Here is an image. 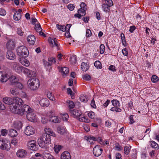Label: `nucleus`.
Masks as SVG:
<instances>
[{"instance_id": "obj_59", "label": "nucleus", "mask_w": 159, "mask_h": 159, "mask_svg": "<svg viewBox=\"0 0 159 159\" xmlns=\"http://www.w3.org/2000/svg\"><path fill=\"white\" fill-rule=\"evenodd\" d=\"M67 7L71 11H73L75 7L74 5L72 4H69L67 6Z\"/></svg>"}, {"instance_id": "obj_4", "label": "nucleus", "mask_w": 159, "mask_h": 159, "mask_svg": "<svg viewBox=\"0 0 159 159\" xmlns=\"http://www.w3.org/2000/svg\"><path fill=\"white\" fill-rule=\"evenodd\" d=\"M10 108L12 113L17 114L21 116L23 115V112L21 110V106L12 105L10 106Z\"/></svg>"}, {"instance_id": "obj_40", "label": "nucleus", "mask_w": 159, "mask_h": 159, "mask_svg": "<svg viewBox=\"0 0 159 159\" xmlns=\"http://www.w3.org/2000/svg\"><path fill=\"white\" fill-rule=\"evenodd\" d=\"M48 65H52L53 64H55L56 62V59L53 57H50L48 59Z\"/></svg>"}, {"instance_id": "obj_45", "label": "nucleus", "mask_w": 159, "mask_h": 159, "mask_svg": "<svg viewBox=\"0 0 159 159\" xmlns=\"http://www.w3.org/2000/svg\"><path fill=\"white\" fill-rule=\"evenodd\" d=\"M70 61L72 64H75L76 62V57L75 56H72L70 57Z\"/></svg>"}, {"instance_id": "obj_23", "label": "nucleus", "mask_w": 159, "mask_h": 159, "mask_svg": "<svg viewBox=\"0 0 159 159\" xmlns=\"http://www.w3.org/2000/svg\"><path fill=\"white\" fill-rule=\"evenodd\" d=\"M48 42L49 43L52 45V46H56L57 47V49H58V47L59 45L57 43V39L56 38L52 39L51 38H50L48 39Z\"/></svg>"}, {"instance_id": "obj_13", "label": "nucleus", "mask_w": 159, "mask_h": 159, "mask_svg": "<svg viewBox=\"0 0 159 159\" xmlns=\"http://www.w3.org/2000/svg\"><path fill=\"white\" fill-rule=\"evenodd\" d=\"M23 72L27 74V76L29 77H35L36 75V73L34 71L30 70L25 67L24 68Z\"/></svg>"}, {"instance_id": "obj_7", "label": "nucleus", "mask_w": 159, "mask_h": 159, "mask_svg": "<svg viewBox=\"0 0 159 159\" xmlns=\"http://www.w3.org/2000/svg\"><path fill=\"white\" fill-rule=\"evenodd\" d=\"M27 145L28 148L31 150L36 151L38 149V147L35 140H31L28 142Z\"/></svg>"}, {"instance_id": "obj_35", "label": "nucleus", "mask_w": 159, "mask_h": 159, "mask_svg": "<svg viewBox=\"0 0 159 159\" xmlns=\"http://www.w3.org/2000/svg\"><path fill=\"white\" fill-rule=\"evenodd\" d=\"M14 19L16 20H20L21 17V15L20 13L15 12L14 15Z\"/></svg>"}, {"instance_id": "obj_8", "label": "nucleus", "mask_w": 159, "mask_h": 159, "mask_svg": "<svg viewBox=\"0 0 159 159\" xmlns=\"http://www.w3.org/2000/svg\"><path fill=\"white\" fill-rule=\"evenodd\" d=\"M50 135L48 134H44L41 136V140L44 142L46 144H49L51 143Z\"/></svg>"}, {"instance_id": "obj_63", "label": "nucleus", "mask_w": 159, "mask_h": 159, "mask_svg": "<svg viewBox=\"0 0 159 159\" xmlns=\"http://www.w3.org/2000/svg\"><path fill=\"white\" fill-rule=\"evenodd\" d=\"M92 32L89 29L87 30L86 31V36L87 37H90L92 35Z\"/></svg>"}, {"instance_id": "obj_58", "label": "nucleus", "mask_w": 159, "mask_h": 159, "mask_svg": "<svg viewBox=\"0 0 159 159\" xmlns=\"http://www.w3.org/2000/svg\"><path fill=\"white\" fill-rule=\"evenodd\" d=\"M105 51V46L103 44H101L100 47V53L101 54L104 53Z\"/></svg>"}, {"instance_id": "obj_1", "label": "nucleus", "mask_w": 159, "mask_h": 159, "mask_svg": "<svg viewBox=\"0 0 159 159\" xmlns=\"http://www.w3.org/2000/svg\"><path fill=\"white\" fill-rule=\"evenodd\" d=\"M28 84L31 89L35 90L39 87L40 83L38 79L33 78L29 80Z\"/></svg>"}, {"instance_id": "obj_39", "label": "nucleus", "mask_w": 159, "mask_h": 159, "mask_svg": "<svg viewBox=\"0 0 159 159\" xmlns=\"http://www.w3.org/2000/svg\"><path fill=\"white\" fill-rule=\"evenodd\" d=\"M94 64L95 67L98 69H100L102 68V64L101 62L98 61H95Z\"/></svg>"}, {"instance_id": "obj_17", "label": "nucleus", "mask_w": 159, "mask_h": 159, "mask_svg": "<svg viewBox=\"0 0 159 159\" xmlns=\"http://www.w3.org/2000/svg\"><path fill=\"white\" fill-rule=\"evenodd\" d=\"M6 57L7 58L11 60L15 59L16 57L15 54L10 50H8L7 52Z\"/></svg>"}, {"instance_id": "obj_26", "label": "nucleus", "mask_w": 159, "mask_h": 159, "mask_svg": "<svg viewBox=\"0 0 159 159\" xmlns=\"http://www.w3.org/2000/svg\"><path fill=\"white\" fill-rule=\"evenodd\" d=\"M3 101L6 104L12 105L13 99L10 98H3Z\"/></svg>"}, {"instance_id": "obj_34", "label": "nucleus", "mask_w": 159, "mask_h": 159, "mask_svg": "<svg viewBox=\"0 0 159 159\" xmlns=\"http://www.w3.org/2000/svg\"><path fill=\"white\" fill-rule=\"evenodd\" d=\"M150 146L151 147L157 150L159 148V145L157 143L154 141H152L150 142Z\"/></svg>"}, {"instance_id": "obj_30", "label": "nucleus", "mask_w": 159, "mask_h": 159, "mask_svg": "<svg viewBox=\"0 0 159 159\" xmlns=\"http://www.w3.org/2000/svg\"><path fill=\"white\" fill-rule=\"evenodd\" d=\"M57 131L58 133L62 134L66 132V129L64 126H59L57 128Z\"/></svg>"}, {"instance_id": "obj_22", "label": "nucleus", "mask_w": 159, "mask_h": 159, "mask_svg": "<svg viewBox=\"0 0 159 159\" xmlns=\"http://www.w3.org/2000/svg\"><path fill=\"white\" fill-rule=\"evenodd\" d=\"M12 85H14L18 81V79L16 77L13 75H11V73L8 76V79Z\"/></svg>"}, {"instance_id": "obj_43", "label": "nucleus", "mask_w": 159, "mask_h": 159, "mask_svg": "<svg viewBox=\"0 0 159 159\" xmlns=\"http://www.w3.org/2000/svg\"><path fill=\"white\" fill-rule=\"evenodd\" d=\"M131 148V147L130 146V147H129V146H126L125 147L124 152L125 154L128 155L129 153Z\"/></svg>"}, {"instance_id": "obj_20", "label": "nucleus", "mask_w": 159, "mask_h": 159, "mask_svg": "<svg viewBox=\"0 0 159 159\" xmlns=\"http://www.w3.org/2000/svg\"><path fill=\"white\" fill-rule=\"evenodd\" d=\"M28 43L31 45H34L35 43L36 39L35 37L33 35H29L27 38Z\"/></svg>"}, {"instance_id": "obj_52", "label": "nucleus", "mask_w": 159, "mask_h": 159, "mask_svg": "<svg viewBox=\"0 0 159 159\" xmlns=\"http://www.w3.org/2000/svg\"><path fill=\"white\" fill-rule=\"evenodd\" d=\"M67 102L68 104V106L70 108L72 109L74 107L75 105L72 101H67Z\"/></svg>"}, {"instance_id": "obj_49", "label": "nucleus", "mask_w": 159, "mask_h": 159, "mask_svg": "<svg viewBox=\"0 0 159 159\" xmlns=\"http://www.w3.org/2000/svg\"><path fill=\"white\" fill-rule=\"evenodd\" d=\"M93 139H95V141H97L98 142H99V143L101 144H104V143L103 142V141L102 140V139H101L100 137H94V138H93Z\"/></svg>"}, {"instance_id": "obj_11", "label": "nucleus", "mask_w": 159, "mask_h": 159, "mask_svg": "<svg viewBox=\"0 0 159 159\" xmlns=\"http://www.w3.org/2000/svg\"><path fill=\"white\" fill-rule=\"evenodd\" d=\"M26 117L27 119L30 121L35 122L36 120V116L34 114V111L27 113Z\"/></svg>"}, {"instance_id": "obj_24", "label": "nucleus", "mask_w": 159, "mask_h": 159, "mask_svg": "<svg viewBox=\"0 0 159 159\" xmlns=\"http://www.w3.org/2000/svg\"><path fill=\"white\" fill-rule=\"evenodd\" d=\"M50 121L55 123H59L61 121V119L59 117L57 116H52L50 117Z\"/></svg>"}, {"instance_id": "obj_18", "label": "nucleus", "mask_w": 159, "mask_h": 159, "mask_svg": "<svg viewBox=\"0 0 159 159\" xmlns=\"http://www.w3.org/2000/svg\"><path fill=\"white\" fill-rule=\"evenodd\" d=\"M26 151L23 149H19L16 152L17 157L20 158L25 157L26 155Z\"/></svg>"}, {"instance_id": "obj_21", "label": "nucleus", "mask_w": 159, "mask_h": 159, "mask_svg": "<svg viewBox=\"0 0 159 159\" xmlns=\"http://www.w3.org/2000/svg\"><path fill=\"white\" fill-rule=\"evenodd\" d=\"M11 147V146L10 142L6 139L4 143V144H3L2 145L1 149L8 151L10 150Z\"/></svg>"}, {"instance_id": "obj_33", "label": "nucleus", "mask_w": 159, "mask_h": 159, "mask_svg": "<svg viewBox=\"0 0 159 159\" xmlns=\"http://www.w3.org/2000/svg\"><path fill=\"white\" fill-rule=\"evenodd\" d=\"M44 130L46 133V134H48L52 136H56L55 134L54 133L53 131L49 128H46L44 129Z\"/></svg>"}, {"instance_id": "obj_57", "label": "nucleus", "mask_w": 159, "mask_h": 159, "mask_svg": "<svg viewBox=\"0 0 159 159\" xmlns=\"http://www.w3.org/2000/svg\"><path fill=\"white\" fill-rule=\"evenodd\" d=\"M8 133V131L5 129H2L1 130V134L2 135L5 136Z\"/></svg>"}, {"instance_id": "obj_32", "label": "nucleus", "mask_w": 159, "mask_h": 159, "mask_svg": "<svg viewBox=\"0 0 159 159\" xmlns=\"http://www.w3.org/2000/svg\"><path fill=\"white\" fill-rule=\"evenodd\" d=\"M9 135L12 137H16L18 134L16 131L14 129H11L9 130Z\"/></svg>"}, {"instance_id": "obj_12", "label": "nucleus", "mask_w": 159, "mask_h": 159, "mask_svg": "<svg viewBox=\"0 0 159 159\" xmlns=\"http://www.w3.org/2000/svg\"><path fill=\"white\" fill-rule=\"evenodd\" d=\"M15 41L14 39H11L7 42L6 47L9 50L13 49L15 47Z\"/></svg>"}, {"instance_id": "obj_25", "label": "nucleus", "mask_w": 159, "mask_h": 159, "mask_svg": "<svg viewBox=\"0 0 159 159\" xmlns=\"http://www.w3.org/2000/svg\"><path fill=\"white\" fill-rule=\"evenodd\" d=\"M61 159H70V154L68 152L65 151L61 154Z\"/></svg>"}, {"instance_id": "obj_61", "label": "nucleus", "mask_w": 159, "mask_h": 159, "mask_svg": "<svg viewBox=\"0 0 159 159\" xmlns=\"http://www.w3.org/2000/svg\"><path fill=\"white\" fill-rule=\"evenodd\" d=\"M89 117L92 119H93L95 116V113L93 111H90L88 113Z\"/></svg>"}, {"instance_id": "obj_16", "label": "nucleus", "mask_w": 159, "mask_h": 159, "mask_svg": "<svg viewBox=\"0 0 159 159\" xmlns=\"http://www.w3.org/2000/svg\"><path fill=\"white\" fill-rule=\"evenodd\" d=\"M21 110L23 112V115L25 114V113H28L30 111H33V109L31 108L29 106L27 105H24L23 107L21 106Z\"/></svg>"}, {"instance_id": "obj_56", "label": "nucleus", "mask_w": 159, "mask_h": 159, "mask_svg": "<svg viewBox=\"0 0 159 159\" xmlns=\"http://www.w3.org/2000/svg\"><path fill=\"white\" fill-rule=\"evenodd\" d=\"M105 4L109 6V7H111L113 5V2L111 0H105Z\"/></svg>"}, {"instance_id": "obj_14", "label": "nucleus", "mask_w": 159, "mask_h": 159, "mask_svg": "<svg viewBox=\"0 0 159 159\" xmlns=\"http://www.w3.org/2000/svg\"><path fill=\"white\" fill-rule=\"evenodd\" d=\"M70 112L73 115L74 117L77 118H79V117L81 115V111L80 110L76 109H70Z\"/></svg>"}, {"instance_id": "obj_54", "label": "nucleus", "mask_w": 159, "mask_h": 159, "mask_svg": "<svg viewBox=\"0 0 159 159\" xmlns=\"http://www.w3.org/2000/svg\"><path fill=\"white\" fill-rule=\"evenodd\" d=\"M83 78L84 80L86 81H89L91 79V76L87 74L83 75Z\"/></svg>"}, {"instance_id": "obj_27", "label": "nucleus", "mask_w": 159, "mask_h": 159, "mask_svg": "<svg viewBox=\"0 0 159 159\" xmlns=\"http://www.w3.org/2000/svg\"><path fill=\"white\" fill-rule=\"evenodd\" d=\"M89 64L88 63L82 62L81 63V68L83 71H87L89 68Z\"/></svg>"}, {"instance_id": "obj_51", "label": "nucleus", "mask_w": 159, "mask_h": 159, "mask_svg": "<svg viewBox=\"0 0 159 159\" xmlns=\"http://www.w3.org/2000/svg\"><path fill=\"white\" fill-rule=\"evenodd\" d=\"M56 27L57 29L59 30H61L63 32H65V30H65L63 25H60L59 24H57L56 25Z\"/></svg>"}, {"instance_id": "obj_42", "label": "nucleus", "mask_w": 159, "mask_h": 159, "mask_svg": "<svg viewBox=\"0 0 159 159\" xmlns=\"http://www.w3.org/2000/svg\"><path fill=\"white\" fill-rule=\"evenodd\" d=\"M38 143L40 147L44 148H46L47 147L45 145L46 143H44V142L42 141V140H41L40 139V141L38 142Z\"/></svg>"}, {"instance_id": "obj_5", "label": "nucleus", "mask_w": 159, "mask_h": 159, "mask_svg": "<svg viewBox=\"0 0 159 159\" xmlns=\"http://www.w3.org/2000/svg\"><path fill=\"white\" fill-rule=\"evenodd\" d=\"M10 72L7 71H0V81L2 82H6L8 79Z\"/></svg>"}, {"instance_id": "obj_10", "label": "nucleus", "mask_w": 159, "mask_h": 159, "mask_svg": "<svg viewBox=\"0 0 159 159\" xmlns=\"http://www.w3.org/2000/svg\"><path fill=\"white\" fill-rule=\"evenodd\" d=\"M35 132L34 128L32 126L29 125L26 127L24 133L27 135L30 136L34 134Z\"/></svg>"}, {"instance_id": "obj_47", "label": "nucleus", "mask_w": 159, "mask_h": 159, "mask_svg": "<svg viewBox=\"0 0 159 159\" xmlns=\"http://www.w3.org/2000/svg\"><path fill=\"white\" fill-rule=\"evenodd\" d=\"M78 13L81 14L82 16H84L86 14L85 10L82 8L78 9Z\"/></svg>"}, {"instance_id": "obj_55", "label": "nucleus", "mask_w": 159, "mask_h": 159, "mask_svg": "<svg viewBox=\"0 0 159 159\" xmlns=\"http://www.w3.org/2000/svg\"><path fill=\"white\" fill-rule=\"evenodd\" d=\"M67 90L68 93L70 95L72 98L74 99V93H73L71 89L70 88H68Z\"/></svg>"}, {"instance_id": "obj_50", "label": "nucleus", "mask_w": 159, "mask_h": 159, "mask_svg": "<svg viewBox=\"0 0 159 159\" xmlns=\"http://www.w3.org/2000/svg\"><path fill=\"white\" fill-rule=\"evenodd\" d=\"M151 81L153 83H156L157 82V81L159 80V79L158 77L155 75H153L152 76L151 78Z\"/></svg>"}, {"instance_id": "obj_3", "label": "nucleus", "mask_w": 159, "mask_h": 159, "mask_svg": "<svg viewBox=\"0 0 159 159\" xmlns=\"http://www.w3.org/2000/svg\"><path fill=\"white\" fill-rule=\"evenodd\" d=\"M111 102L113 106L110 109L111 111L118 112H120L121 111V110L120 108V104L119 101L117 99H113L111 101Z\"/></svg>"}, {"instance_id": "obj_2", "label": "nucleus", "mask_w": 159, "mask_h": 159, "mask_svg": "<svg viewBox=\"0 0 159 159\" xmlns=\"http://www.w3.org/2000/svg\"><path fill=\"white\" fill-rule=\"evenodd\" d=\"M17 53L20 57H26L29 54V51L25 46H21L17 49Z\"/></svg>"}, {"instance_id": "obj_41", "label": "nucleus", "mask_w": 159, "mask_h": 159, "mask_svg": "<svg viewBox=\"0 0 159 159\" xmlns=\"http://www.w3.org/2000/svg\"><path fill=\"white\" fill-rule=\"evenodd\" d=\"M61 148V146L59 145H55L54 147V150L55 152L57 153L60 150Z\"/></svg>"}, {"instance_id": "obj_38", "label": "nucleus", "mask_w": 159, "mask_h": 159, "mask_svg": "<svg viewBox=\"0 0 159 159\" xmlns=\"http://www.w3.org/2000/svg\"><path fill=\"white\" fill-rule=\"evenodd\" d=\"M15 87L16 88L20 90H22L23 88V85L20 83L18 82V81L14 84Z\"/></svg>"}, {"instance_id": "obj_28", "label": "nucleus", "mask_w": 159, "mask_h": 159, "mask_svg": "<svg viewBox=\"0 0 159 159\" xmlns=\"http://www.w3.org/2000/svg\"><path fill=\"white\" fill-rule=\"evenodd\" d=\"M59 70V71L62 73L63 76L66 75V74H68L69 71L68 68L66 67H61Z\"/></svg>"}, {"instance_id": "obj_64", "label": "nucleus", "mask_w": 159, "mask_h": 159, "mask_svg": "<svg viewBox=\"0 0 159 159\" xmlns=\"http://www.w3.org/2000/svg\"><path fill=\"white\" fill-rule=\"evenodd\" d=\"M6 14V11L5 10L0 8V15L2 16H5Z\"/></svg>"}, {"instance_id": "obj_29", "label": "nucleus", "mask_w": 159, "mask_h": 159, "mask_svg": "<svg viewBox=\"0 0 159 159\" xmlns=\"http://www.w3.org/2000/svg\"><path fill=\"white\" fill-rule=\"evenodd\" d=\"M10 92L12 94L15 96L18 95L19 93V90L15 87L11 88L10 89Z\"/></svg>"}, {"instance_id": "obj_31", "label": "nucleus", "mask_w": 159, "mask_h": 159, "mask_svg": "<svg viewBox=\"0 0 159 159\" xmlns=\"http://www.w3.org/2000/svg\"><path fill=\"white\" fill-rule=\"evenodd\" d=\"M109 6L105 3L102 4V10L106 12H109L110 11V7Z\"/></svg>"}, {"instance_id": "obj_62", "label": "nucleus", "mask_w": 159, "mask_h": 159, "mask_svg": "<svg viewBox=\"0 0 159 159\" xmlns=\"http://www.w3.org/2000/svg\"><path fill=\"white\" fill-rule=\"evenodd\" d=\"M69 118V116L67 113L64 114L62 116V119L63 120H66Z\"/></svg>"}, {"instance_id": "obj_36", "label": "nucleus", "mask_w": 159, "mask_h": 159, "mask_svg": "<svg viewBox=\"0 0 159 159\" xmlns=\"http://www.w3.org/2000/svg\"><path fill=\"white\" fill-rule=\"evenodd\" d=\"M34 29L36 31L38 32H41L42 30L40 25L39 22L35 24Z\"/></svg>"}, {"instance_id": "obj_37", "label": "nucleus", "mask_w": 159, "mask_h": 159, "mask_svg": "<svg viewBox=\"0 0 159 159\" xmlns=\"http://www.w3.org/2000/svg\"><path fill=\"white\" fill-rule=\"evenodd\" d=\"M94 138V137L89 136L88 137H85V139L89 141L91 144H92L94 143V141H95V139H93V138Z\"/></svg>"}, {"instance_id": "obj_48", "label": "nucleus", "mask_w": 159, "mask_h": 159, "mask_svg": "<svg viewBox=\"0 0 159 159\" xmlns=\"http://www.w3.org/2000/svg\"><path fill=\"white\" fill-rule=\"evenodd\" d=\"M21 64L26 66H27L29 65V61L26 59L24 58L23 61H22Z\"/></svg>"}, {"instance_id": "obj_15", "label": "nucleus", "mask_w": 159, "mask_h": 159, "mask_svg": "<svg viewBox=\"0 0 159 159\" xmlns=\"http://www.w3.org/2000/svg\"><path fill=\"white\" fill-rule=\"evenodd\" d=\"M23 102L20 98L15 97L13 99V101L12 105H15L17 106H22L23 104Z\"/></svg>"}, {"instance_id": "obj_44", "label": "nucleus", "mask_w": 159, "mask_h": 159, "mask_svg": "<svg viewBox=\"0 0 159 159\" xmlns=\"http://www.w3.org/2000/svg\"><path fill=\"white\" fill-rule=\"evenodd\" d=\"M79 120L80 121L84 122L86 123H88L89 121V120L85 116L81 117L80 118H79Z\"/></svg>"}, {"instance_id": "obj_19", "label": "nucleus", "mask_w": 159, "mask_h": 159, "mask_svg": "<svg viewBox=\"0 0 159 159\" xmlns=\"http://www.w3.org/2000/svg\"><path fill=\"white\" fill-rule=\"evenodd\" d=\"M39 103L41 106L46 107L49 105V101L47 98H43L40 100Z\"/></svg>"}, {"instance_id": "obj_60", "label": "nucleus", "mask_w": 159, "mask_h": 159, "mask_svg": "<svg viewBox=\"0 0 159 159\" xmlns=\"http://www.w3.org/2000/svg\"><path fill=\"white\" fill-rule=\"evenodd\" d=\"M17 34L20 36H22L23 35L24 32L22 31L21 28H17Z\"/></svg>"}, {"instance_id": "obj_9", "label": "nucleus", "mask_w": 159, "mask_h": 159, "mask_svg": "<svg viewBox=\"0 0 159 159\" xmlns=\"http://www.w3.org/2000/svg\"><path fill=\"white\" fill-rule=\"evenodd\" d=\"M19 65V63L16 62H14L13 63L12 65L13 68L15 71L18 73L21 72L22 71H24L25 67L20 66Z\"/></svg>"}, {"instance_id": "obj_53", "label": "nucleus", "mask_w": 159, "mask_h": 159, "mask_svg": "<svg viewBox=\"0 0 159 159\" xmlns=\"http://www.w3.org/2000/svg\"><path fill=\"white\" fill-rule=\"evenodd\" d=\"M80 100L83 102H86L87 101V98L86 96H84V95H80Z\"/></svg>"}, {"instance_id": "obj_46", "label": "nucleus", "mask_w": 159, "mask_h": 159, "mask_svg": "<svg viewBox=\"0 0 159 159\" xmlns=\"http://www.w3.org/2000/svg\"><path fill=\"white\" fill-rule=\"evenodd\" d=\"M47 96L48 97L50 100L52 101L54 100L55 99L54 96L52 92H49L47 93Z\"/></svg>"}, {"instance_id": "obj_6", "label": "nucleus", "mask_w": 159, "mask_h": 159, "mask_svg": "<svg viewBox=\"0 0 159 159\" xmlns=\"http://www.w3.org/2000/svg\"><path fill=\"white\" fill-rule=\"evenodd\" d=\"M103 149L99 145L95 146L93 149V153L96 157L99 156L102 153Z\"/></svg>"}]
</instances>
